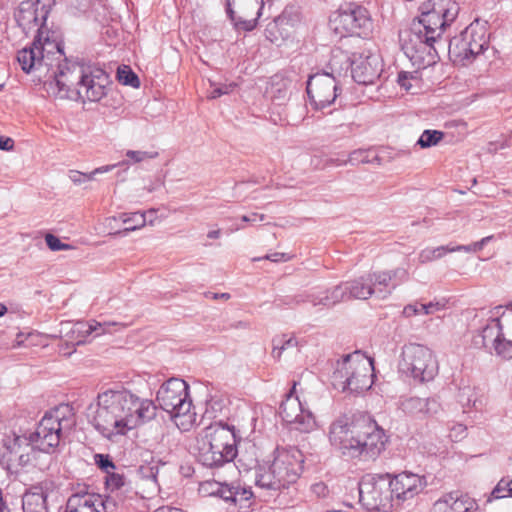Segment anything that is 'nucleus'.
I'll return each mask as SVG.
<instances>
[{"label":"nucleus","mask_w":512,"mask_h":512,"mask_svg":"<svg viewBox=\"0 0 512 512\" xmlns=\"http://www.w3.org/2000/svg\"><path fill=\"white\" fill-rule=\"evenodd\" d=\"M505 497H512V480L502 478L492 490L488 501Z\"/></svg>","instance_id":"nucleus-42"},{"label":"nucleus","mask_w":512,"mask_h":512,"mask_svg":"<svg viewBox=\"0 0 512 512\" xmlns=\"http://www.w3.org/2000/svg\"><path fill=\"white\" fill-rule=\"evenodd\" d=\"M477 509L475 500L459 491L447 493L434 503L436 512H477Z\"/></svg>","instance_id":"nucleus-21"},{"label":"nucleus","mask_w":512,"mask_h":512,"mask_svg":"<svg viewBox=\"0 0 512 512\" xmlns=\"http://www.w3.org/2000/svg\"><path fill=\"white\" fill-rule=\"evenodd\" d=\"M95 463L98 465L100 469L105 471L107 474H109V469H114L115 465L109 455L104 454H96L94 456Z\"/></svg>","instance_id":"nucleus-55"},{"label":"nucleus","mask_w":512,"mask_h":512,"mask_svg":"<svg viewBox=\"0 0 512 512\" xmlns=\"http://www.w3.org/2000/svg\"><path fill=\"white\" fill-rule=\"evenodd\" d=\"M502 307L496 308L495 315L497 317L491 319L486 326L482 329L481 333L474 338L476 346L493 347L496 354L502 357L500 346L504 345L502 314L500 311Z\"/></svg>","instance_id":"nucleus-19"},{"label":"nucleus","mask_w":512,"mask_h":512,"mask_svg":"<svg viewBox=\"0 0 512 512\" xmlns=\"http://www.w3.org/2000/svg\"><path fill=\"white\" fill-rule=\"evenodd\" d=\"M225 409H227V407L224 399L219 397H212L206 403L205 415H207L209 418L224 416Z\"/></svg>","instance_id":"nucleus-41"},{"label":"nucleus","mask_w":512,"mask_h":512,"mask_svg":"<svg viewBox=\"0 0 512 512\" xmlns=\"http://www.w3.org/2000/svg\"><path fill=\"white\" fill-rule=\"evenodd\" d=\"M467 427L463 424L457 423L450 429V437L453 441H459L466 436Z\"/></svg>","instance_id":"nucleus-57"},{"label":"nucleus","mask_w":512,"mask_h":512,"mask_svg":"<svg viewBox=\"0 0 512 512\" xmlns=\"http://www.w3.org/2000/svg\"><path fill=\"white\" fill-rule=\"evenodd\" d=\"M263 6V0H226L225 10L236 30L249 32L256 27Z\"/></svg>","instance_id":"nucleus-13"},{"label":"nucleus","mask_w":512,"mask_h":512,"mask_svg":"<svg viewBox=\"0 0 512 512\" xmlns=\"http://www.w3.org/2000/svg\"><path fill=\"white\" fill-rule=\"evenodd\" d=\"M425 398L409 397L401 401L400 407L403 412L410 415H421Z\"/></svg>","instance_id":"nucleus-45"},{"label":"nucleus","mask_w":512,"mask_h":512,"mask_svg":"<svg viewBox=\"0 0 512 512\" xmlns=\"http://www.w3.org/2000/svg\"><path fill=\"white\" fill-rule=\"evenodd\" d=\"M266 216L264 214L252 213L251 215H243L241 220L243 222L253 223L256 221H264Z\"/></svg>","instance_id":"nucleus-60"},{"label":"nucleus","mask_w":512,"mask_h":512,"mask_svg":"<svg viewBox=\"0 0 512 512\" xmlns=\"http://www.w3.org/2000/svg\"><path fill=\"white\" fill-rule=\"evenodd\" d=\"M381 72L382 65L376 55L359 56L353 59L351 63L352 78L362 85L373 84L379 78Z\"/></svg>","instance_id":"nucleus-18"},{"label":"nucleus","mask_w":512,"mask_h":512,"mask_svg":"<svg viewBox=\"0 0 512 512\" xmlns=\"http://www.w3.org/2000/svg\"><path fill=\"white\" fill-rule=\"evenodd\" d=\"M493 239H494V235H489V236L482 238L480 241L474 242L470 245H456V250H458V252L463 251L466 253L478 252L484 247V245H486Z\"/></svg>","instance_id":"nucleus-51"},{"label":"nucleus","mask_w":512,"mask_h":512,"mask_svg":"<svg viewBox=\"0 0 512 512\" xmlns=\"http://www.w3.org/2000/svg\"><path fill=\"white\" fill-rule=\"evenodd\" d=\"M14 142L9 137L0 136V149L10 151L13 149Z\"/></svg>","instance_id":"nucleus-61"},{"label":"nucleus","mask_w":512,"mask_h":512,"mask_svg":"<svg viewBox=\"0 0 512 512\" xmlns=\"http://www.w3.org/2000/svg\"><path fill=\"white\" fill-rule=\"evenodd\" d=\"M442 410L441 403L435 397H428L424 399L423 410L421 415L425 417H433Z\"/></svg>","instance_id":"nucleus-48"},{"label":"nucleus","mask_w":512,"mask_h":512,"mask_svg":"<svg viewBox=\"0 0 512 512\" xmlns=\"http://www.w3.org/2000/svg\"><path fill=\"white\" fill-rule=\"evenodd\" d=\"M304 463V456L297 447L277 448L272 461L274 473L279 478L282 489L295 483L299 478Z\"/></svg>","instance_id":"nucleus-12"},{"label":"nucleus","mask_w":512,"mask_h":512,"mask_svg":"<svg viewBox=\"0 0 512 512\" xmlns=\"http://www.w3.org/2000/svg\"><path fill=\"white\" fill-rule=\"evenodd\" d=\"M313 296H316L315 294H298L296 295L294 298H293V301L296 303V304H300V303H304V302H310L311 303V299L313 298Z\"/></svg>","instance_id":"nucleus-62"},{"label":"nucleus","mask_w":512,"mask_h":512,"mask_svg":"<svg viewBox=\"0 0 512 512\" xmlns=\"http://www.w3.org/2000/svg\"><path fill=\"white\" fill-rule=\"evenodd\" d=\"M291 258H292V256H290L287 253L275 252V253L267 254L261 258H254L253 261H259V260L265 259V260H269L274 263H280V262H287V261L291 260Z\"/></svg>","instance_id":"nucleus-56"},{"label":"nucleus","mask_w":512,"mask_h":512,"mask_svg":"<svg viewBox=\"0 0 512 512\" xmlns=\"http://www.w3.org/2000/svg\"><path fill=\"white\" fill-rule=\"evenodd\" d=\"M408 273L405 269H395L393 271H381V272H373L369 273V278L371 279L373 288L375 289H384V290H390V293L392 290L396 287V285H393L391 288H389V285L391 281L396 278L400 277L402 280L407 279Z\"/></svg>","instance_id":"nucleus-30"},{"label":"nucleus","mask_w":512,"mask_h":512,"mask_svg":"<svg viewBox=\"0 0 512 512\" xmlns=\"http://www.w3.org/2000/svg\"><path fill=\"white\" fill-rule=\"evenodd\" d=\"M117 166L118 164L101 166L94 169L90 173H82L77 170H70L68 177L75 185H82L86 182L93 181L95 179V175L110 172Z\"/></svg>","instance_id":"nucleus-35"},{"label":"nucleus","mask_w":512,"mask_h":512,"mask_svg":"<svg viewBox=\"0 0 512 512\" xmlns=\"http://www.w3.org/2000/svg\"><path fill=\"white\" fill-rule=\"evenodd\" d=\"M369 160L367 158V153L365 150H361V149H358V150H354L353 152H351L349 154V157L347 160H342V161H339V160H336V159H330L329 162L331 164H334V165H346V164H351V165H357V164H360V163H367Z\"/></svg>","instance_id":"nucleus-47"},{"label":"nucleus","mask_w":512,"mask_h":512,"mask_svg":"<svg viewBox=\"0 0 512 512\" xmlns=\"http://www.w3.org/2000/svg\"><path fill=\"white\" fill-rule=\"evenodd\" d=\"M452 252H458L456 250V245H445V246H438V247H426L423 250L420 251L418 255V262L420 264H426L438 259L443 258L446 254L452 253Z\"/></svg>","instance_id":"nucleus-33"},{"label":"nucleus","mask_w":512,"mask_h":512,"mask_svg":"<svg viewBox=\"0 0 512 512\" xmlns=\"http://www.w3.org/2000/svg\"><path fill=\"white\" fill-rule=\"evenodd\" d=\"M126 156L133 161V163H140L145 160L155 159L159 156L157 151H135L128 150Z\"/></svg>","instance_id":"nucleus-49"},{"label":"nucleus","mask_w":512,"mask_h":512,"mask_svg":"<svg viewBox=\"0 0 512 512\" xmlns=\"http://www.w3.org/2000/svg\"><path fill=\"white\" fill-rule=\"evenodd\" d=\"M329 25L339 37L362 36L370 30L371 18L365 7L347 3L331 14Z\"/></svg>","instance_id":"nucleus-11"},{"label":"nucleus","mask_w":512,"mask_h":512,"mask_svg":"<svg viewBox=\"0 0 512 512\" xmlns=\"http://www.w3.org/2000/svg\"><path fill=\"white\" fill-rule=\"evenodd\" d=\"M222 495L224 496V501L239 505L240 508H246L249 506L253 493L251 488H246L239 483L232 482L228 484V487L224 488Z\"/></svg>","instance_id":"nucleus-28"},{"label":"nucleus","mask_w":512,"mask_h":512,"mask_svg":"<svg viewBox=\"0 0 512 512\" xmlns=\"http://www.w3.org/2000/svg\"><path fill=\"white\" fill-rule=\"evenodd\" d=\"M121 221L127 226L122 231H117L114 234L127 235L131 231L142 228L146 224V214L134 213L131 216L126 214L120 215Z\"/></svg>","instance_id":"nucleus-38"},{"label":"nucleus","mask_w":512,"mask_h":512,"mask_svg":"<svg viewBox=\"0 0 512 512\" xmlns=\"http://www.w3.org/2000/svg\"><path fill=\"white\" fill-rule=\"evenodd\" d=\"M502 326H503V337L504 345L500 346L502 357L506 359H512V303L507 305L505 308L502 307Z\"/></svg>","instance_id":"nucleus-31"},{"label":"nucleus","mask_w":512,"mask_h":512,"mask_svg":"<svg viewBox=\"0 0 512 512\" xmlns=\"http://www.w3.org/2000/svg\"><path fill=\"white\" fill-rule=\"evenodd\" d=\"M117 78L119 82L124 85H129L134 88L139 87L140 82L138 76L131 70L129 66H122L118 68Z\"/></svg>","instance_id":"nucleus-46"},{"label":"nucleus","mask_w":512,"mask_h":512,"mask_svg":"<svg viewBox=\"0 0 512 512\" xmlns=\"http://www.w3.org/2000/svg\"><path fill=\"white\" fill-rule=\"evenodd\" d=\"M225 487H228V483L221 482H205L201 485V491L207 493L208 495L218 496L224 500V496L222 495V491Z\"/></svg>","instance_id":"nucleus-50"},{"label":"nucleus","mask_w":512,"mask_h":512,"mask_svg":"<svg viewBox=\"0 0 512 512\" xmlns=\"http://www.w3.org/2000/svg\"><path fill=\"white\" fill-rule=\"evenodd\" d=\"M390 482L393 500L397 505L412 499L426 486L424 477L410 472H402L394 477L390 475Z\"/></svg>","instance_id":"nucleus-16"},{"label":"nucleus","mask_w":512,"mask_h":512,"mask_svg":"<svg viewBox=\"0 0 512 512\" xmlns=\"http://www.w3.org/2000/svg\"><path fill=\"white\" fill-rule=\"evenodd\" d=\"M359 501L368 511L389 512L394 506L390 474H366L359 482Z\"/></svg>","instance_id":"nucleus-10"},{"label":"nucleus","mask_w":512,"mask_h":512,"mask_svg":"<svg viewBox=\"0 0 512 512\" xmlns=\"http://www.w3.org/2000/svg\"><path fill=\"white\" fill-rule=\"evenodd\" d=\"M44 50V43H42L41 37L37 35L30 47L23 48L17 54V60L22 70L29 73L33 69L42 67L45 59Z\"/></svg>","instance_id":"nucleus-23"},{"label":"nucleus","mask_w":512,"mask_h":512,"mask_svg":"<svg viewBox=\"0 0 512 512\" xmlns=\"http://www.w3.org/2000/svg\"><path fill=\"white\" fill-rule=\"evenodd\" d=\"M189 386L178 378H170L161 385L156 400L160 407L170 414L176 426L188 431L196 422V413L192 411Z\"/></svg>","instance_id":"nucleus-7"},{"label":"nucleus","mask_w":512,"mask_h":512,"mask_svg":"<svg viewBox=\"0 0 512 512\" xmlns=\"http://www.w3.org/2000/svg\"><path fill=\"white\" fill-rule=\"evenodd\" d=\"M108 83L109 77L104 70L65 60L44 86L55 97L98 102L107 94Z\"/></svg>","instance_id":"nucleus-4"},{"label":"nucleus","mask_w":512,"mask_h":512,"mask_svg":"<svg viewBox=\"0 0 512 512\" xmlns=\"http://www.w3.org/2000/svg\"><path fill=\"white\" fill-rule=\"evenodd\" d=\"M235 428L222 421L206 427L197 438L196 451L200 463L206 467H219L237 456Z\"/></svg>","instance_id":"nucleus-6"},{"label":"nucleus","mask_w":512,"mask_h":512,"mask_svg":"<svg viewBox=\"0 0 512 512\" xmlns=\"http://www.w3.org/2000/svg\"><path fill=\"white\" fill-rule=\"evenodd\" d=\"M486 29L479 22L471 23L449 41V57L454 63L466 65L488 48Z\"/></svg>","instance_id":"nucleus-9"},{"label":"nucleus","mask_w":512,"mask_h":512,"mask_svg":"<svg viewBox=\"0 0 512 512\" xmlns=\"http://www.w3.org/2000/svg\"><path fill=\"white\" fill-rule=\"evenodd\" d=\"M115 322H104L100 323L97 321H91L90 323H77L75 325V331L78 333L92 334L95 333L96 336H100L102 334L111 333L112 327L116 326Z\"/></svg>","instance_id":"nucleus-36"},{"label":"nucleus","mask_w":512,"mask_h":512,"mask_svg":"<svg viewBox=\"0 0 512 512\" xmlns=\"http://www.w3.org/2000/svg\"><path fill=\"white\" fill-rule=\"evenodd\" d=\"M96 503L97 510H100L101 512H119L118 503L111 496L102 498L100 495V500L96 501Z\"/></svg>","instance_id":"nucleus-52"},{"label":"nucleus","mask_w":512,"mask_h":512,"mask_svg":"<svg viewBox=\"0 0 512 512\" xmlns=\"http://www.w3.org/2000/svg\"><path fill=\"white\" fill-rule=\"evenodd\" d=\"M329 441L342 456L363 461L375 460L384 450L386 437L372 421H351L341 416L332 422Z\"/></svg>","instance_id":"nucleus-5"},{"label":"nucleus","mask_w":512,"mask_h":512,"mask_svg":"<svg viewBox=\"0 0 512 512\" xmlns=\"http://www.w3.org/2000/svg\"><path fill=\"white\" fill-rule=\"evenodd\" d=\"M100 495L88 492H77L72 494L66 503L64 512H101L97 510L96 501Z\"/></svg>","instance_id":"nucleus-26"},{"label":"nucleus","mask_w":512,"mask_h":512,"mask_svg":"<svg viewBox=\"0 0 512 512\" xmlns=\"http://www.w3.org/2000/svg\"><path fill=\"white\" fill-rule=\"evenodd\" d=\"M234 86L235 85L232 84L219 86L210 92L209 98L216 99L222 95L228 94L234 88Z\"/></svg>","instance_id":"nucleus-58"},{"label":"nucleus","mask_w":512,"mask_h":512,"mask_svg":"<svg viewBox=\"0 0 512 512\" xmlns=\"http://www.w3.org/2000/svg\"><path fill=\"white\" fill-rule=\"evenodd\" d=\"M265 34L271 42H277L279 39L288 36V29L283 27V24L278 22V17H276L266 26Z\"/></svg>","instance_id":"nucleus-40"},{"label":"nucleus","mask_w":512,"mask_h":512,"mask_svg":"<svg viewBox=\"0 0 512 512\" xmlns=\"http://www.w3.org/2000/svg\"><path fill=\"white\" fill-rule=\"evenodd\" d=\"M39 5L40 0L23 1L21 2L18 11L15 14V19L19 27H21L26 34H28L31 30H36L39 32Z\"/></svg>","instance_id":"nucleus-24"},{"label":"nucleus","mask_w":512,"mask_h":512,"mask_svg":"<svg viewBox=\"0 0 512 512\" xmlns=\"http://www.w3.org/2000/svg\"><path fill=\"white\" fill-rule=\"evenodd\" d=\"M157 406L129 390H106L97 396L96 405L88 408V418L104 437L126 435L128 431L156 417Z\"/></svg>","instance_id":"nucleus-1"},{"label":"nucleus","mask_w":512,"mask_h":512,"mask_svg":"<svg viewBox=\"0 0 512 512\" xmlns=\"http://www.w3.org/2000/svg\"><path fill=\"white\" fill-rule=\"evenodd\" d=\"M361 353L354 352L352 354H347L341 360L336 362L335 369L331 376V383L333 387L341 392H347V387H349V378L354 370V363L352 361H358Z\"/></svg>","instance_id":"nucleus-25"},{"label":"nucleus","mask_w":512,"mask_h":512,"mask_svg":"<svg viewBox=\"0 0 512 512\" xmlns=\"http://www.w3.org/2000/svg\"><path fill=\"white\" fill-rule=\"evenodd\" d=\"M45 242H46L48 248L52 251L72 249L71 245L61 242V240L58 237H56L55 235L50 234V233L46 234Z\"/></svg>","instance_id":"nucleus-53"},{"label":"nucleus","mask_w":512,"mask_h":512,"mask_svg":"<svg viewBox=\"0 0 512 512\" xmlns=\"http://www.w3.org/2000/svg\"><path fill=\"white\" fill-rule=\"evenodd\" d=\"M74 425V415L69 406L57 407L45 414L29 437L15 433L6 436L2 457L7 461L9 469L38 466L41 452L49 453L56 448Z\"/></svg>","instance_id":"nucleus-2"},{"label":"nucleus","mask_w":512,"mask_h":512,"mask_svg":"<svg viewBox=\"0 0 512 512\" xmlns=\"http://www.w3.org/2000/svg\"><path fill=\"white\" fill-rule=\"evenodd\" d=\"M298 340L292 334L276 335L272 339L271 355L274 359L279 360L284 351L297 348Z\"/></svg>","instance_id":"nucleus-32"},{"label":"nucleus","mask_w":512,"mask_h":512,"mask_svg":"<svg viewBox=\"0 0 512 512\" xmlns=\"http://www.w3.org/2000/svg\"><path fill=\"white\" fill-rule=\"evenodd\" d=\"M311 491L317 497H325L329 492L328 487L322 482L313 484L311 486Z\"/></svg>","instance_id":"nucleus-59"},{"label":"nucleus","mask_w":512,"mask_h":512,"mask_svg":"<svg viewBox=\"0 0 512 512\" xmlns=\"http://www.w3.org/2000/svg\"><path fill=\"white\" fill-rule=\"evenodd\" d=\"M105 484L111 491L118 490L125 485V477L118 473H109Z\"/></svg>","instance_id":"nucleus-54"},{"label":"nucleus","mask_w":512,"mask_h":512,"mask_svg":"<svg viewBox=\"0 0 512 512\" xmlns=\"http://www.w3.org/2000/svg\"><path fill=\"white\" fill-rule=\"evenodd\" d=\"M458 11L459 7L453 0H429L423 3L420 17L400 34L405 55L419 65L434 63L437 53L434 43L444 28L455 20Z\"/></svg>","instance_id":"nucleus-3"},{"label":"nucleus","mask_w":512,"mask_h":512,"mask_svg":"<svg viewBox=\"0 0 512 512\" xmlns=\"http://www.w3.org/2000/svg\"><path fill=\"white\" fill-rule=\"evenodd\" d=\"M220 235H221V230L217 229V230L209 231L207 234V237L210 239H218L220 237Z\"/></svg>","instance_id":"nucleus-64"},{"label":"nucleus","mask_w":512,"mask_h":512,"mask_svg":"<svg viewBox=\"0 0 512 512\" xmlns=\"http://www.w3.org/2000/svg\"><path fill=\"white\" fill-rule=\"evenodd\" d=\"M347 296L348 292L345 286V282H342L339 285H336L333 288L327 290L324 296H313L311 299V304L315 307L322 305L324 307L331 308L342 301L349 300Z\"/></svg>","instance_id":"nucleus-29"},{"label":"nucleus","mask_w":512,"mask_h":512,"mask_svg":"<svg viewBox=\"0 0 512 512\" xmlns=\"http://www.w3.org/2000/svg\"><path fill=\"white\" fill-rule=\"evenodd\" d=\"M296 383H294L292 390L287 395V398L280 405V415L288 424L293 425V428L300 432H310L316 428V420L314 415L302 407L301 402L297 397L292 394L295 390Z\"/></svg>","instance_id":"nucleus-15"},{"label":"nucleus","mask_w":512,"mask_h":512,"mask_svg":"<svg viewBox=\"0 0 512 512\" xmlns=\"http://www.w3.org/2000/svg\"><path fill=\"white\" fill-rule=\"evenodd\" d=\"M441 308V305L439 302H430L427 304L422 303H415V304H409L404 307L403 314L406 317H411L417 314H432L435 311L439 310Z\"/></svg>","instance_id":"nucleus-39"},{"label":"nucleus","mask_w":512,"mask_h":512,"mask_svg":"<svg viewBox=\"0 0 512 512\" xmlns=\"http://www.w3.org/2000/svg\"><path fill=\"white\" fill-rule=\"evenodd\" d=\"M345 286L348 292L347 298L366 300L372 295H376L378 298L385 299L390 295V290L375 289L373 288L369 274L360 276L351 281H346Z\"/></svg>","instance_id":"nucleus-22"},{"label":"nucleus","mask_w":512,"mask_h":512,"mask_svg":"<svg viewBox=\"0 0 512 512\" xmlns=\"http://www.w3.org/2000/svg\"><path fill=\"white\" fill-rule=\"evenodd\" d=\"M55 490V482L48 478L32 485L23 495V511L49 512L47 500Z\"/></svg>","instance_id":"nucleus-17"},{"label":"nucleus","mask_w":512,"mask_h":512,"mask_svg":"<svg viewBox=\"0 0 512 512\" xmlns=\"http://www.w3.org/2000/svg\"><path fill=\"white\" fill-rule=\"evenodd\" d=\"M254 478L256 486L261 489L268 491H279L282 489V484H280L278 476L274 473L272 463L257 465L255 467Z\"/></svg>","instance_id":"nucleus-27"},{"label":"nucleus","mask_w":512,"mask_h":512,"mask_svg":"<svg viewBox=\"0 0 512 512\" xmlns=\"http://www.w3.org/2000/svg\"><path fill=\"white\" fill-rule=\"evenodd\" d=\"M307 94L316 109L331 105L337 97L335 77L328 72L311 75L307 81Z\"/></svg>","instance_id":"nucleus-14"},{"label":"nucleus","mask_w":512,"mask_h":512,"mask_svg":"<svg viewBox=\"0 0 512 512\" xmlns=\"http://www.w3.org/2000/svg\"><path fill=\"white\" fill-rule=\"evenodd\" d=\"M399 371L418 383H424L435 378L439 371V365L429 348L410 343L402 349Z\"/></svg>","instance_id":"nucleus-8"},{"label":"nucleus","mask_w":512,"mask_h":512,"mask_svg":"<svg viewBox=\"0 0 512 512\" xmlns=\"http://www.w3.org/2000/svg\"><path fill=\"white\" fill-rule=\"evenodd\" d=\"M407 80H408V73L407 72H400L398 74V83L404 87L405 89H409L410 86L407 85Z\"/></svg>","instance_id":"nucleus-63"},{"label":"nucleus","mask_w":512,"mask_h":512,"mask_svg":"<svg viewBox=\"0 0 512 512\" xmlns=\"http://www.w3.org/2000/svg\"><path fill=\"white\" fill-rule=\"evenodd\" d=\"M457 400L463 407H474L478 409L482 402L477 397L476 388L471 385H463L457 393Z\"/></svg>","instance_id":"nucleus-37"},{"label":"nucleus","mask_w":512,"mask_h":512,"mask_svg":"<svg viewBox=\"0 0 512 512\" xmlns=\"http://www.w3.org/2000/svg\"><path fill=\"white\" fill-rule=\"evenodd\" d=\"M352 363H354V370L349 374L350 384L347 387V392L361 393L370 389L373 384V363L371 359L361 354L358 361H352Z\"/></svg>","instance_id":"nucleus-20"},{"label":"nucleus","mask_w":512,"mask_h":512,"mask_svg":"<svg viewBox=\"0 0 512 512\" xmlns=\"http://www.w3.org/2000/svg\"><path fill=\"white\" fill-rule=\"evenodd\" d=\"M300 21V15L298 10L293 7H286L283 12L278 16V22L283 24L288 31L294 27Z\"/></svg>","instance_id":"nucleus-43"},{"label":"nucleus","mask_w":512,"mask_h":512,"mask_svg":"<svg viewBox=\"0 0 512 512\" xmlns=\"http://www.w3.org/2000/svg\"><path fill=\"white\" fill-rule=\"evenodd\" d=\"M444 133L438 130H425L417 141L421 148H428L437 145L443 138Z\"/></svg>","instance_id":"nucleus-44"},{"label":"nucleus","mask_w":512,"mask_h":512,"mask_svg":"<svg viewBox=\"0 0 512 512\" xmlns=\"http://www.w3.org/2000/svg\"><path fill=\"white\" fill-rule=\"evenodd\" d=\"M158 473V464L149 463L141 465L138 469V474L141 480L145 482L150 492H156L159 489V485L157 482Z\"/></svg>","instance_id":"nucleus-34"}]
</instances>
